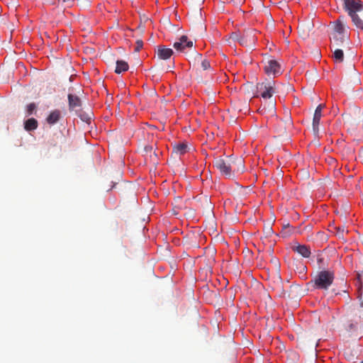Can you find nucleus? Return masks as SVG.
Listing matches in <instances>:
<instances>
[{
  "label": "nucleus",
  "instance_id": "1",
  "mask_svg": "<svg viewBox=\"0 0 363 363\" xmlns=\"http://www.w3.org/2000/svg\"><path fill=\"white\" fill-rule=\"evenodd\" d=\"M214 166L220 174L228 179H233L235 173L243 172L245 166L241 158L233 159L231 157H217L213 161Z\"/></svg>",
  "mask_w": 363,
  "mask_h": 363
},
{
  "label": "nucleus",
  "instance_id": "2",
  "mask_svg": "<svg viewBox=\"0 0 363 363\" xmlns=\"http://www.w3.org/2000/svg\"><path fill=\"white\" fill-rule=\"evenodd\" d=\"M345 124L350 131H355L363 128V111L360 108L354 107L342 114Z\"/></svg>",
  "mask_w": 363,
  "mask_h": 363
},
{
  "label": "nucleus",
  "instance_id": "3",
  "mask_svg": "<svg viewBox=\"0 0 363 363\" xmlns=\"http://www.w3.org/2000/svg\"><path fill=\"white\" fill-rule=\"evenodd\" d=\"M256 30L252 28L245 29L242 33H233L232 38L237 40L241 45L252 48L257 40Z\"/></svg>",
  "mask_w": 363,
  "mask_h": 363
},
{
  "label": "nucleus",
  "instance_id": "4",
  "mask_svg": "<svg viewBox=\"0 0 363 363\" xmlns=\"http://www.w3.org/2000/svg\"><path fill=\"white\" fill-rule=\"evenodd\" d=\"M334 277L333 272L328 270L321 271L317 274L313 280L314 286L318 289H328L333 284Z\"/></svg>",
  "mask_w": 363,
  "mask_h": 363
},
{
  "label": "nucleus",
  "instance_id": "5",
  "mask_svg": "<svg viewBox=\"0 0 363 363\" xmlns=\"http://www.w3.org/2000/svg\"><path fill=\"white\" fill-rule=\"evenodd\" d=\"M343 9L349 16L363 12V2L361 0H342Z\"/></svg>",
  "mask_w": 363,
  "mask_h": 363
},
{
  "label": "nucleus",
  "instance_id": "6",
  "mask_svg": "<svg viewBox=\"0 0 363 363\" xmlns=\"http://www.w3.org/2000/svg\"><path fill=\"white\" fill-rule=\"evenodd\" d=\"M257 91L260 94L261 96L264 99H269L272 96L274 93V88L273 83L262 82L257 84Z\"/></svg>",
  "mask_w": 363,
  "mask_h": 363
},
{
  "label": "nucleus",
  "instance_id": "7",
  "mask_svg": "<svg viewBox=\"0 0 363 363\" xmlns=\"http://www.w3.org/2000/svg\"><path fill=\"white\" fill-rule=\"evenodd\" d=\"M333 30L335 33L337 35H346L347 26L346 19L344 16H340L333 23Z\"/></svg>",
  "mask_w": 363,
  "mask_h": 363
},
{
  "label": "nucleus",
  "instance_id": "8",
  "mask_svg": "<svg viewBox=\"0 0 363 363\" xmlns=\"http://www.w3.org/2000/svg\"><path fill=\"white\" fill-rule=\"evenodd\" d=\"M264 71L269 76H276L281 73V65L275 60H269L264 66Z\"/></svg>",
  "mask_w": 363,
  "mask_h": 363
},
{
  "label": "nucleus",
  "instance_id": "9",
  "mask_svg": "<svg viewBox=\"0 0 363 363\" xmlns=\"http://www.w3.org/2000/svg\"><path fill=\"white\" fill-rule=\"evenodd\" d=\"M349 38L347 35L333 34L330 48H345L348 45Z\"/></svg>",
  "mask_w": 363,
  "mask_h": 363
},
{
  "label": "nucleus",
  "instance_id": "10",
  "mask_svg": "<svg viewBox=\"0 0 363 363\" xmlns=\"http://www.w3.org/2000/svg\"><path fill=\"white\" fill-rule=\"evenodd\" d=\"M68 105L69 111H77L82 106V101L79 96L72 92L68 94Z\"/></svg>",
  "mask_w": 363,
  "mask_h": 363
},
{
  "label": "nucleus",
  "instance_id": "11",
  "mask_svg": "<svg viewBox=\"0 0 363 363\" xmlns=\"http://www.w3.org/2000/svg\"><path fill=\"white\" fill-rule=\"evenodd\" d=\"M193 46V42L188 40L186 35H182L179 38V41L174 43L173 47L179 51L184 50L186 48H191Z\"/></svg>",
  "mask_w": 363,
  "mask_h": 363
},
{
  "label": "nucleus",
  "instance_id": "12",
  "mask_svg": "<svg viewBox=\"0 0 363 363\" xmlns=\"http://www.w3.org/2000/svg\"><path fill=\"white\" fill-rule=\"evenodd\" d=\"M324 107L325 104H319L315 110L313 118V129L315 133H318V125L322 116V111Z\"/></svg>",
  "mask_w": 363,
  "mask_h": 363
},
{
  "label": "nucleus",
  "instance_id": "13",
  "mask_svg": "<svg viewBox=\"0 0 363 363\" xmlns=\"http://www.w3.org/2000/svg\"><path fill=\"white\" fill-rule=\"evenodd\" d=\"M359 35L363 33V12L350 16Z\"/></svg>",
  "mask_w": 363,
  "mask_h": 363
},
{
  "label": "nucleus",
  "instance_id": "14",
  "mask_svg": "<svg viewBox=\"0 0 363 363\" xmlns=\"http://www.w3.org/2000/svg\"><path fill=\"white\" fill-rule=\"evenodd\" d=\"M292 250L301 255L305 258H308L311 255V249L305 245H297L292 247Z\"/></svg>",
  "mask_w": 363,
  "mask_h": 363
},
{
  "label": "nucleus",
  "instance_id": "15",
  "mask_svg": "<svg viewBox=\"0 0 363 363\" xmlns=\"http://www.w3.org/2000/svg\"><path fill=\"white\" fill-rule=\"evenodd\" d=\"M174 52L171 48L165 47H159L157 49V56L161 60H168L173 55Z\"/></svg>",
  "mask_w": 363,
  "mask_h": 363
},
{
  "label": "nucleus",
  "instance_id": "16",
  "mask_svg": "<svg viewBox=\"0 0 363 363\" xmlns=\"http://www.w3.org/2000/svg\"><path fill=\"white\" fill-rule=\"evenodd\" d=\"M61 118V111L60 110H54L50 113L46 118V121L50 125H54L59 121Z\"/></svg>",
  "mask_w": 363,
  "mask_h": 363
},
{
  "label": "nucleus",
  "instance_id": "17",
  "mask_svg": "<svg viewBox=\"0 0 363 363\" xmlns=\"http://www.w3.org/2000/svg\"><path fill=\"white\" fill-rule=\"evenodd\" d=\"M343 48H333L331 50L333 52V57L335 62L340 63L344 60Z\"/></svg>",
  "mask_w": 363,
  "mask_h": 363
},
{
  "label": "nucleus",
  "instance_id": "18",
  "mask_svg": "<svg viewBox=\"0 0 363 363\" xmlns=\"http://www.w3.org/2000/svg\"><path fill=\"white\" fill-rule=\"evenodd\" d=\"M38 125V123L36 119L34 118H30L25 121L24 123V128L27 131H32L37 129Z\"/></svg>",
  "mask_w": 363,
  "mask_h": 363
},
{
  "label": "nucleus",
  "instance_id": "19",
  "mask_svg": "<svg viewBox=\"0 0 363 363\" xmlns=\"http://www.w3.org/2000/svg\"><path fill=\"white\" fill-rule=\"evenodd\" d=\"M189 147L186 143H179L174 147V152L179 155H182L188 152Z\"/></svg>",
  "mask_w": 363,
  "mask_h": 363
},
{
  "label": "nucleus",
  "instance_id": "20",
  "mask_svg": "<svg viewBox=\"0 0 363 363\" xmlns=\"http://www.w3.org/2000/svg\"><path fill=\"white\" fill-rule=\"evenodd\" d=\"M128 64L124 60H117L116 67L115 69L116 73L121 74V72H125L128 69Z\"/></svg>",
  "mask_w": 363,
  "mask_h": 363
},
{
  "label": "nucleus",
  "instance_id": "21",
  "mask_svg": "<svg viewBox=\"0 0 363 363\" xmlns=\"http://www.w3.org/2000/svg\"><path fill=\"white\" fill-rule=\"evenodd\" d=\"M195 60L196 61L197 60L198 62L201 61V67L202 70L204 71V70H208V69H211L210 62L206 59L202 60V56L201 54H199V53L196 54Z\"/></svg>",
  "mask_w": 363,
  "mask_h": 363
},
{
  "label": "nucleus",
  "instance_id": "22",
  "mask_svg": "<svg viewBox=\"0 0 363 363\" xmlns=\"http://www.w3.org/2000/svg\"><path fill=\"white\" fill-rule=\"evenodd\" d=\"M335 230H336V235L337 236L340 238V239H343L344 240V231H345V227L344 226H342V227H336L335 228Z\"/></svg>",
  "mask_w": 363,
  "mask_h": 363
},
{
  "label": "nucleus",
  "instance_id": "23",
  "mask_svg": "<svg viewBox=\"0 0 363 363\" xmlns=\"http://www.w3.org/2000/svg\"><path fill=\"white\" fill-rule=\"evenodd\" d=\"M36 109V106L34 103H31L27 106V113L28 115H31L33 112Z\"/></svg>",
  "mask_w": 363,
  "mask_h": 363
},
{
  "label": "nucleus",
  "instance_id": "24",
  "mask_svg": "<svg viewBox=\"0 0 363 363\" xmlns=\"http://www.w3.org/2000/svg\"><path fill=\"white\" fill-rule=\"evenodd\" d=\"M264 233L266 234V236L269 237L273 233V229L269 225L267 226H265L264 228Z\"/></svg>",
  "mask_w": 363,
  "mask_h": 363
},
{
  "label": "nucleus",
  "instance_id": "25",
  "mask_svg": "<svg viewBox=\"0 0 363 363\" xmlns=\"http://www.w3.org/2000/svg\"><path fill=\"white\" fill-rule=\"evenodd\" d=\"M143 42L141 40H138L136 41V47L135 48V52H139L140 49L143 48Z\"/></svg>",
  "mask_w": 363,
  "mask_h": 363
},
{
  "label": "nucleus",
  "instance_id": "26",
  "mask_svg": "<svg viewBox=\"0 0 363 363\" xmlns=\"http://www.w3.org/2000/svg\"><path fill=\"white\" fill-rule=\"evenodd\" d=\"M269 111H272V113L274 112V108H275V104L274 102L273 101H271L269 104Z\"/></svg>",
  "mask_w": 363,
  "mask_h": 363
},
{
  "label": "nucleus",
  "instance_id": "27",
  "mask_svg": "<svg viewBox=\"0 0 363 363\" xmlns=\"http://www.w3.org/2000/svg\"><path fill=\"white\" fill-rule=\"evenodd\" d=\"M145 150L146 151H151V150H152V147H151V146H146V147H145Z\"/></svg>",
  "mask_w": 363,
  "mask_h": 363
},
{
  "label": "nucleus",
  "instance_id": "28",
  "mask_svg": "<svg viewBox=\"0 0 363 363\" xmlns=\"http://www.w3.org/2000/svg\"><path fill=\"white\" fill-rule=\"evenodd\" d=\"M259 111L261 113H264L266 110H265V107L262 108V109H259Z\"/></svg>",
  "mask_w": 363,
  "mask_h": 363
},
{
  "label": "nucleus",
  "instance_id": "29",
  "mask_svg": "<svg viewBox=\"0 0 363 363\" xmlns=\"http://www.w3.org/2000/svg\"><path fill=\"white\" fill-rule=\"evenodd\" d=\"M357 279L359 281H360L362 279V275L359 273H357Z\"/></svg>",
  "mask_w": 363,
  "mask_h": 363
},
{
  "label": "nucleus",
  "instance_id": "30",
  "mask_svg": "<svg viewBox=\"0 0 363 363\" xmlns=\"http://www.w3.org/2000/svg\"><path fill=\"white\" fill-rule=\"evenodd\" d=\"M359 298L361 299L362 298V294H359Z\"/></svg>",
  "mask_w": 363,
  "mask_h": 363
}]
</instances>
